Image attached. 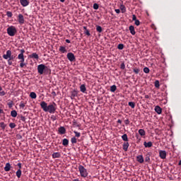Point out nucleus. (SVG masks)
<instances>
[{
    "label": "nucleus",
    "mask_w": 181,
    "mask_h": 181,
    "mask_svg": "<svg viewBox=\"0 0 181 181\" xmlns=\"http://www.w3.org/2000/svg\"><path fill=\"white\" fill-rule=\"evenodd\" d=\"M41 108L45 112H49V114H54L56 112V103H53L47 105V103L45 101H42L40 103Z\"/></svg>",
    "instance_id": "f257e3e1"
},
{
    "label": "nucleus",
    "mask_w": 181,
    "mask_h": 181,
    "mask_svg": "<svg viewBox=\"0 0 181 181\" xmlns=\"http://www.w3.org/2000/svg\"><path fill=\"white\" fill-rule=\"evenodd\" d=\"M37 70L38 74H47V71H49V68L46 65L41 64L37 66Z\"/></svg>",
    "instance_id": "f03ea898"
},
{
    "label": "nucleus",
    "mask_w": 181,
    "mask_h": 181,
    "mask_svg": "<svg viewBox=\"0 0 181 181\" xmlns=\"http://www.w3.org/2000/svg\"><path fill=\"white\" fill-rule=\"evenodd\" d=\"M18 30L15 26L11 25L7 28V33L8 36H15L16 35Z\"/></svg>",
    "instance_id": "7ed1b4c3"
},
{
    "label": "nucleus",
    "mask_w": 181,
    "mask_h": 181,
    "mask_svg": "<svg viewBox=\"0 0 181 181\" xmlns=\"http://www.w3.org/2000/svg\"><path fill=\"white\" fill-rule=\"evenodd\" d=\"M78 170L80 172V175L81 177H87V176H88V173H87V169H86L84 166L79 165Z\"/></svg>",
    "instance_id": "20e7f679"
},
{
    "label": "nucleus",
    "mask_w": 181,
    "mask_h": 181,
    "mask_svg": "<svg viewBox=\"0 0 181 181\" xmlns=\"http://www.w3.org/2000/svg\"><path fill=\"white\" fill-rule=\"evenodd\" d=\"M17 59L19 61V63H20V67L21 69H23V67H25V66H26V63H25V55H21V54H18V57H17Z\"/></svg>",
    "instance_id": "39448f33"
},
{
    "label": "nucleus",
    "mask_w": 181,
    "mask_h": 181,
    "mask_svg": "<svg viewBox=\"0 0 181 181\" xmlns=\"http://www.w3.org/2000/svg\"><path fill=\"white\" fill-rule=\"evenodd\" d=\"M66 57L69 62H74L76 61V56H74V54L73 52H69L66 55Z\"/></svg>",
    "instance_id": "423d86ee"
},
{
    "label": "nucleus",
    "mask_w": 181,
    "mask_h": 181,
    "mask_svg": "<svg viewBox=\"0 0 181 181\" xmlns=\"http://www.w3.org/2000/svg\"><path fill=\"white\" fill-rule=\"evenodd\" d=\"M18 21L20 25H23V23H25V18L23 17V14H18Z\"/></svg>",
    "instance_id": "0eeeda50"
},
{
    "label": "nucleus",
    "mask_w": 181,
    "mask_h": 181,
    "mask_svg": "<svg viewBox=\"0 0 181 181\" xmlns=\"http://www.w3.org/2000/svg\"><path fill=\"white\" fill-rule=\"evenodd\" d=\"M11 54H12V51L7 50L6 53L3 55V59L8 60L11 57Z\"/></svg>",
    "instance_id": "6e6552de"
},
{
    "label": "nucleus",
    "mask_w": 181,
    "mask_h": 181,
    "mask_svg": "<svg viewBox=\"0 0 181 181\" xmlns=\"http://www.w3.org/2000/svg\"><path fill=\"white\" fill-rule=\"evenodd\" d=\"M159 156L161 159H166V151L160 150Z\"/></svg>",
    "instance_id": "1a4fd4ad"
},
{
    "label": "nucleus",
    "mask_w": 181,
    "mask_h": 181,
    "mask_svg": "<svg viewBox=\"0 0 181 181\" xmlns=\"http://www.w3.org/2000/svg\"><path fill=\"white\" fill-rule=\"evenodd\" d=\"M20 4L22 6H28L29 5V1L28 0H20Z\"/></svg>",
    "instance_id": "9d476101"
},
{
    "label": "nucleus",
    "mask_w": 181,
    "mask_h": 181,
    "mask_svg": "<svg viewBox=\"0 0 181 181\" xmlns=\"http://www.w3.org/2000/svg\"><path fill=\"white\" fill-rule=\"evenodd\" d=\"M58 132H59L61 135H64V134H66V128H64V127H60L58 129Z\"/></svg>",
    "instance_id": "9b49d317"
},
{
    "label": "nucleus",
    "mask_w": 181,
    "mask_h": 181,
    "mask_svg": "<svg viewBox=\"0 0 181 181\" xmlns=\"http://www.w3.org/2000/svg\"><path fill=\"white\" fill-rule=\"evenodd\" d=\"M128 148H129V143L128 141H126L123 144V150L124 152H127L128 151Z\"/></svg>",
    "instance_id": "f8f14e48"
},
{
    "label": "nucleus",
    "mask_w": 181,
    "mask_h": 181,
    "mask_svg": "<svg viewBox=\"0 0 181 181\" xmlns=\"http://www.w3.org/2000/svg\"><path fill=\"white\" fill-rule=\"evenodd\" d=\"M136 160L139 163H144V156L142 155L137 156Z\"/></svg>",
    "instance_id": "ddd939ff"
},
{
    "label": "nucleus",
    "mask_w": 181,
    "mask_h": 181,
    "mask_svg": "<svg viewBox=\"0 0 181 181\" xmlns=\"http://www.w3.org/2000/svg\"><path fill=\"white\" fill-rule=\"evenodd\" d=\"M129 30L130 31L131 35H134L136 33L135 32V28L134 27V25H130L129 27Z\"/></svg>",
    "instance_id": "4468645a"
},
{
    "label": "nucleus",
    "mask_w": 181,
    "mask_h": 181,
    "mask_svg": "<svg viewBox=\"0 0 181 181\" xmlns=\"http://www.w3.org/2000/svg\"><path fill=\"white\" fill-rule=\"evenodd\" d=\"M30 59H36V60L39 59V55L37 53H33L32 54L29 55Z\"/></svg>",
    "instance_id": "2eb2a0df"
},
{
    "label": "nucleus",
    "mask_w": 181,
    "mask_h": 181,
    "mask_svg": "<svg viewBox=\"0 0 181 181\" xmlns=\"http://www.w3.org/2000/svg\"><path fill=\"white\" fill-rule=\"evenodd\" d=\"M5 172H9L11 170V163H6L4 167Z\"/></svg>",
    "instance_id": "dca6fc26"
},
{
    "label": "nucleus",
    "mask_w": 181,
    "mask_h": 181,
    "mask_svg": "<svg viewBox=\"0 0 181 181\" xmlns=\"http://www.w3.org/2000/svg\"><path fill=\"white\" fill-rule=\"evenodd\" d=\"M59 50L62 54L67 53V49H66V47H64V46L59 47Z\"/></svg>",
    "instance_id": "f3484780"
},
{
    "label": "nucleus",
    "mask_w": 181,
    "mask_h": 181,
    "mask_svg": "<svg viewBox=\"0 0 181 181\" xmlns=\"http://www.w3.org/2000/svg\"><path fill=\"white\" fill-rule=\"evenodd\" d=\"M77 94H78L77 90H72L71 93V100H74V97H76Z\"/></svg>",
    "instance_id": "a211bd4d"
},
{
    "label": "nucleus",
    "mask_w": 181,
    "mask_h": 181,
    "mask_svg": "<svg viewBox=\"0 0 181 181\" xmlns=\"http://www.w3.org/2000/svg\"><path fill=\"white\" fill-rule=\"evenodd\" d=\"M154 110H155L156 112H157V114H158V115L162 114V108H160V107L156 106Z\"/></svg>",
    "instance_id": "6ab92c4d"
},
{
    "label": "nucleus",
    "mask_w": 181,
    "mask_h": 181,
    "mask_svg": "<svg viewBox=\"0 0 181 181\" xmlns=\"http://www.w3.org/2000/svg\"><path fill=\"white\" fill-rule=\"evenodd\" d=\"M144 145L145 148H151L152 147L153 144L151 141H148V142L144 141Z\"/></svg>",
    "instance_id": "aec40b11"
},
{
    "label": "nucleus",
    "mask_w": 181,
    "mask_h": 181,
    "mask_svg": "<svg viewBox=\"0 0 181 181\" xmlns=\"http://www.w3.org/2000/svg\"><path fill=\"white\" fill-rule=\"evenodd\" d=\"M60 156H62V154H60L59 152H56V153H52L53 159H56V158H60Z\"/></svg>",
    "instance_id": "412c9836"
},
{
    "label": "nucleus",
    "mask_w": 181,
    "mask_h": 181,
    "mask_svg": "<svg viewBox=\"0 0 181 181\" xmlns=\"http://www.w3.org/2000/svg\"><path fill=\"white\" fill-rule=\"evenodd\" d=\"M80 90L81 91V93H86V91H87V88H86V85H84V84L81 85Z\"/></svg>",
    "instance_id": "4be33fe9"
},
{
    "label": "nucleus",
    "mask_w": 181,
    "mask_h": 181,
    "mask_svg": "<svg viewBox=\"0 0 181 181\" xmlns=\"http://www.w3.org/2000/svg\"><path fill=\"white\" fill-rule=\"evenodd\" d=\"M11 117H13V118H16V117H18V112H16V110H12L11 112Z\"/></svg>",
    "instance_id": "5701e85b"
},
{
    "label": "nucleus",
    "mask_w": 181,
    "mask_h": 181,
    "mask_svg": "<svg viewBox=\"0 0 181 181\" xmlns=\"http://www.w3.org/2000/svg\"><path fill=\"white\" fill-rule=\"evenodd\" d=\"M139 135H141V136H145V135H146V132H145V130L144 129H139Z\"/></svg>",
    "instance_id": "b1692460"
},
{
    "label": "nucleus",
    "mask_w": 181,
    "mask_h": 181,
    "mask_svg": "<svg viewBox=\"0 0 181 181\" xmlns=\"http://www.w3.org/2000/svg\"><path fill=\"white\" fill-rule=\"evenodd\" d=\"M62 145H63L64 146H68V145H69V139H64L62 140Z\"/></svg>",
    "instance_id": "393cba45"
},
{
    "label": "nucleus",
    "mask_w": 181,
    "mask_h": 181,
    "mask_svg": "<svg viewBox=\"0 0 181 181\" xmlns=\"http://www.w3.org/2000/svg\"><path fill=\"white\" fill-rule=\"evenodd\" d=\"M16 175L17 176V177L18 179H20L21 176H22V170L21 169H18L16 173Z\"/></svg>",
    "instance_id": "a878e982"
},
{
    "label": "nucleus",
    "mask_w": 181,
    "mask_h": 181,
    "mask_svg": "<svg viewBox=\"0 0 181 181\" xmlns=\"http://www.w3.org/2000/svg\"><path fill=\"white\" fill-rule=\"evenodd\" d=\"M122 141H124V142H128V135L127 134H124L122 136Z\"/></svg>",
    "instance_id": "bb28decb"
},
{
    "label": "nucleus",
    "mask_w": 181,
    "mask_h": 181,
    "mask_svg": "<svg viewBox=\"0 0 181 181\" xmlns=\"http://www.w3.org/2000/svg\"><path fill=\"white\" fill-rule=\"evenodd\" d=\"M110 91L111 93H115V91H117V86L113 85L110 86Z\"/></svg>",
    "instance_id": "cd10ccee"
},
{
    "label": "nucleus",
    "mask_w": 181,
    "mask_h": 181,
    "mask_svg": "<svg viewBox=\"0 0 181 181\" xmlns=\"http://www.w3.org/2000/svg\"><path fill=\"white\" fill-rule=\"evenodd\" d=\"M120 10L122 11V13H125V12L127 11V8H125V6L122 4L120 6Z\"/></svg>",
    "instance_id": "c85d7f7f"
},
{
    "label": "nucleus",
    "mask_w": 181,
    "mask_h": 181,
    "mask_svg": "<svg viewBox=\"0 0 181 181\" xmlns=\"http://www.w3.org/2000/svg\"><path fill=\"white\" fill-rule=\"evenodd\" d=\"M30 98L35 99V98H36V97H37V95H36V93L31 92L30 93Z\"/></svg>",
    "instance_id": "c756f323"
},
{
    "label": "nucleus",
    "mask_w": 181,
    "mask_h": 181,
    "mask_svg": "<svg viewBox=\"0 0 181 181\" xmlns=\"http://www.w3.org/2000/svg\"><path fill=\"white\" fill-rule=\"evenodd\" d=\"M96 30L99 33H101V32H103V28H101L100 25H96Z\"/></svg>",
    "instance_id": "7c9ffc66"
},
{
    "label": "nucleus",
    "mask_w": 181,
    "mask_h": 181,
    "mask_svg": "<svg viewBox=\"0 0 181 181\" xmlns=\"http://www.w3.org/2000/svg\"><path fill=\"white\" fill-rule=\"evenodd\" d=\"M83 28L85 29V35H86L87 36H90V31L88 30H87V27H83Z\"/></svg>",
    "instance_id": "2f4dec72"
},
{
    "label": "nucleus",
    "mask_w": 181,
    "mask_h": 181,
    "mask_svg": "<svg viewBox=\"0 0 181 181\" xmlns=\"http://www.w3.org/2000/svg\"><path fill=\"white\" fill-rule=\"evenodd\" d=\"M71 144H77V139L76 137H72L71 139Z\"/></svg>",
    "instance_id": "473e14b6"
},
{
    "label": "nucleus",
    "mask_w": 181,
    "mask_h": 181,
    "mask_svg": "<svg viewBox=\"0 0 181 181\" xmlns=\"http://www.w3.org/2000/svg\"><path fill=\"white\" fill-rule=\"evenodd\" d=\"M154 84L156 88H159V87H160V85L159 84V81H156Z\"/></svg>",
    "instance_id": "72a5a7b5"
},
{
    "label": "nucleus",
    "mask_w": 181,
    "mask_h": 181,
    "mask_svg": "<svg viewBox=\"0 0 181 181\" xmlns=\"http://www.w3.org/2000/svg\"><path fill=\"white\" fill-rule=\"evenodd\" d=\"M74 134H75V136L76 138H80V136H81V134H80V132H76V131L74 132Z\"/></svg>",
    "instance_id": "f704fd0d"
},
{
    "label": "nucleus",
    "mask_w": 181,
    "mask_h": 181,
    "mask_svg": "<svg viewBox=\"0 0 181 181\" xmlns=\"http://www.w3.org/2000/svg\"><path fill=\"white\" fill-rule=\"evenodd\" d=\"M129 105L131 108H135V103L134 102H129Z\"/></svg>",
    "instance_id": "c9c22d12"
},
{
    "label": "nucleus",
    "mask_w": 181,
    "mask_h": 181,
    "mask_svg": "<svg viewBox=\"0 0 181 181\" xmlns=\"http://www.w3.org/2000/svg\"><path fill=\"white\" fill-rule=\"evenodd\" d=\"M117 49H119V50H122L124 49V44H119Z\"/></svg>",
    "instance_id": "e433bc0d"
},
{
    "label": "nucleus",
    "mask_w": 181,
    "mask_h": 181,
    "mask_svg": "<svg viewBox=\"0 0 181 181\" xmlns=\"http://www.w3.org/2000/svg\"><path fill=\"white\" fill-rule=\"evenodd\" d=\"M9 127H10V128H11V129H13V128H15L16 127V124L13 122H11L9 124Z\"/></svg>",
    "instance_id": "4c0bfd02"
},
{
    "label": "nucleus",
    "mask_w": 181,
    "mask_h": 181,
    "mask_svg": "<svg viewBox=\"0 0 181 181\" xmlns=\"http://www.w3.org/2000/svg\"><path fill=\"white\" fill-rule=\"evenodd\" d=\"M0 127L2 129H5V128L6 127V124H5V123L4 122H0Z\"/></svg>",
    "instance_id": "58836bf2"
},
{
    "label": "nucleus",
    "mask_w": 181,
    "mask_h": 181,
    "mask_svg": "<svg viewBox=\"0 0 181 181\" xmlns=\"http://www.w3.org/2000/svg\"><path fill=\"white\" fill-rule=\"evenodd\" d=\"M20 108H22V110H23V108H25V103H23V101H21L20 105H19Z\"/></svg>",
    "instance_id": "ea45409f"
},
{
    "label": "nucleus",
    "mask_w": 181,
    "mask_h": 181,
    "mask_svg": "<svg viewBox=\"0 0 181 181\" xmlns=\"http://www.w3.org/2000/svg\"><path fill=\"white\" fill-rule=\"evenodd\" d=\"M143 71H144V73H146V74H148V73H149L150 71L149 68L148 67H144Z\"/></svg>",
    "instance_id": "a19ab883"
},
{
    "label": "nucleus",
    "mask_w": 181,
    "mask_h": 181,
    "mask_svg": "<svg viewBox=\"0 0 181 181\" xmlns=\"http://www.w3.org/2000/svg\"><path fill=\"white\" fill-rule=\"evenodd\" d=\"M133 71H134V73H135L136 74H139L140 70H139V69H138V68H134V69H133Z\"/></svg>",
    "instance_id": "79ce46f5"
},
{
    "label": "nucleus",
    "mask_w": 181,
    "mask_h": 181,
    "mask_svg": "<svg viewBox=\"0 0 181 181\" xmlns=\"http://www.w3.org/2000/svg\"><path fill=\"white\" fill-rule=\"evenodd\" d=\"M6 16H8V18H12V16H13L12 12L7 11L6 12Z\"/></svg>",
    "instance_id": "37998d69"
},
{
    "label": "nucleus",
    "mask_w": 181,
    "mask_h": 181,
    "mask_svg": "<svg viewBox=\"0 0 181 181\" xmlns=\"http://www.w3.org/2000/svg\"><path fill=\"white\" fill-rule=\"evenodd\" d=\"M13 105V102L12 100L8 103V106L9 108H12Z\"/></svg>",
    "instance_id": "c03bdc74"
},
{
    "label": "nucleus",
    "mask_w": 181,
    "mask_h": 181,
    "mask_svg": "<svg viewBox=\"0 0 181 181\" xmlns=\"http://www.w3.org/2000/svg\"><path fill=\"white\" fill-rule=\"evenodd\" d=\"M6 92L5 90H1L0 92V97H4V95H6Z\"/></svg>",
    "instance_id": "a18cd8bd"
},
{
    "label": "nucleus",
    "mask_w": 181,
    "mask_h": 181,
    "mask_svg": "<svg viewBox=\"0 0 181 181\" xmlns=\"http://www.w3.org/2000/svg\"><path fill=\"white\" fill-rule=\"evenodd\" d=\"M120 69L122 70H124L125 69V64L124 62H122L120 65Z\"/></svg>",
    "instance_id": "49530a36"
},
{
    "label": "nucleus",
    "mask_w": 181,
    "mask_h": 181,
    "mask_svg": "<svg viewBox=\"0 0 181 181\" xmlns=\"http://www.w3.org/2000/svg\"><path fill=\"white\" fill-rule=\"evenodd\" d=\"M98 8H99L98 4L97 3H95L93 4V9L97 10V9H98Z\"/></svg>",
    "instance_id": "de8ad7c7"
},
{
    "label": "nucleus",
    "mask_w": 181,
    "mask_h": 181,
    "mask_svg": "<svg viewBox=\"0 0 181 181\" xmlns=\"http://www.w3.org/2000/svg\"><path fill=\"white\" fill-rule=\"evenodd\" d=\"M50 119H52V121H56V119H57V117L54 115H52Z\"/></svg>",
    "instance_id": "09e8293b"
},
{
    "label": "nucleus",
    "mask_w": 181,
    "mask_h": 181,
    "mask_svg": "<svg viewBox=\"0 0 181 181\" xmlns=\"http://www.w3.org/2000/svg\"><path fill=\"white\" fill-rule=\"evenodd\" d=\"M149 160H151V158L149 157V156H146V157L145 158V162H149Z\"/></svg>",
    "instance_id": "8fccbe9b"
},
{
    "label": "nucleus",
    "mask_w": 181,
    "mask_h": 181,
    "mask_svg": "<svg viewBox=\"0 0 181 181\" xmlns=\"http://www.w3.org/2000/svg\"><path fill=\"white\" fill-rule=\"evenodd\" d=\"M134 23L136 26H139L141 23L139 22V20H136Z\"/></svg>",
    "instance_id": "3c124183"
},
{
    "label": "nucleus",
    "mask_w": 181,
    "mask_h": 181,
    "mask_svg": "<svg viewBox=\"0 0 181 181\" xmlns=\"http://www.w3.org/2000/svg\"><path fill=\"white\" fill-rule=\"evenodd\" d=\"M20 52H21V53L19 54L20 55H23V54H25V49H21V50H20Z\"/></svg>",
    "instance_id": "603ef678"
},
{
    "label": "nucleus",
    "mask_w": 181,
    "mask_h": 181,
    "mask_svg": "<svg viewBox=\"0 0 181 181\" xmlns=\"http://www.w3.org/2000/svg\"><path fill=\"white\" fill-rule=\"evenodd\" d=\"M8 66H12V60L11 59H8Z\"/></svg>",
    "instance_id": "864d4df0"
},
{
    "label": "nucleus",
    "mask_w": 181,
    "mask_h": 181,
    "mask_svg": "<svg viewBox=\"0 0 181 181\" xmlns=\"http://www.w3.org/2000/svg\"><path fill=\"white\" fill-rule=\"evenodd\" d=\"M124 123L126 125H129V119L124 120Z\"/></svg>",
    "instance_id": "5fc2aeb1"
},
{
    "label": "nucleus",
    "mask_w": 181,
    "mask_h": 181,
    "mask_svg": "<svg viewBox=\"0 0 181 181\" xmlns=\"http://www.w3.org/2000/svg\"><path fill=\"white\" fill-rule=\"evenodd\" d=\"M17 166H18V168H19L20 170L22 169V163H18L17 164Z\"/></svg>",
    "instance_id": "6e6d98bb"
},
{
    "label": "nucleus",
    "mask_w": 181,
    "mask_h": 181,
    "mask_svg": "<svg viewBox=\"0 0 181 181\" xmlns=\"http://www.w3.org/2000/svg\"><path fill=\"white\" fill-rule=\"evenodd\" d=\"M132 21H136V16L135 15L132 16Z\"/></svg>",
    "instance_id": "4d7b16f0"
},
{
    "label": "nucleus",
    "mask_w": 181,
    "mask_h": 181,
    "mask_svg": "<svg viewBox=\"0 0 181 181\" xmlns=\"http://www.w3.org/2000/svg\"><path fill=\"white\" fill-rule=\"evenodd\" d=\"M13 59H15L14 57H13L12 54H11V57L8 58V59L10 60H13Z\"/></svg>",
    "instance_id": "13d9d810"
},
{
    "label": "nucleus",
    "mask_w": 181,
    "mask_h": 181,
    "mask_svg": "<svg viewBox=\"0 0 181 181\" xmlns=\"http://www.w3.org/2000/svg\"><path fill=\"white\" fill-rule=\"evenodd\" d=\"M115 11L116 12V13H119L121 12V10L115 9Z\"/></svg>",
    "instance_id": "bf43d9fd"
},
{
    "label": "nucleus",
    "mask_w": 181,
    "mask_h": 181,
    "mask_svg": "<svg viewBox=\"0 0 181 181\" xmlns=\"http://www.w3.org/2000/svg\"><path fill=\"white\" fill-rule=\"evenodd\" d=\"M117 122H118V124H122V121H121V119H118Z\"/></svg>",
    "instance_id": "052dcab7"
},
{
    "label": "nucleus",
    "mask_w": 181,
    "mask_h": 181,
    "mask_svg": "<svg viewBox=\"0 0 181 181\" xmlns=\"http://www.w3.org/2000/svg\"><path fill=\"white\" fill-rule=\"evenodd\" d=\"M0 114H4V110L0 109Z\"/></svg>",
    "instance_id": "680f3d73"
},
{
    "label": "nucleus",
    "mask_w": 181,
    "mask_h": 181,
    "mask_svg": "<svg viewBox=\"0 0 181 181\" xmlns=\"http://www.w3.org/2000/svg\"><path fill=\"white\" fill-rule=\"evenodd\" d=\"M66 43H70V40H66Z\"/></svg>",
    "instance_id": "e2e57ef3"
},
{
    "label": "nucleus",
    "mask_w": 181,
    "mask_h": 181,
    "mask_svg": "<svg viewBox=\"0 0 181 181\" xmlns=\"http://www.w3.org/2000/svg\"><path fill=\"white\" fill-rule=\"evenodd\" d=\"M145 98H149V95H145Z\"/></svg>",
    "instance_id": "0e129e2a"
},
{
    "label": "nucleus",
    "mask_w": 181,
    "mask_h": 181,
    "mask_svg": "<svg viewBox=\"0 0 181 181\" xmlns=\"http://www.w3.org/2000/svg\"><path fill=\"white\" fill-rule=\"evenodd\" d=\"M1 91H3L1 86H0V93H1Z\"/></svg>",
    "instance_id": "69168bd1"
},
{
    "label": "nucleus",
    "mask_w": 181,
    "mask_h": 181,
    "mask_svg": "<svg viewBox=\"0 0 181 181\" xmlns=\"http://www.w3.org/2000/svg\"><path fill=\"white\" fill-rule=\"evenodd\" d=\"M178 165H181V160L179 161V163H178Z\"/></svg>",
    "instance_id": "338daca9"
},
{
    "label": "nucleus",
    "mask_w": 181,
    "mask_h": 181,
    "mask_svg": "<svg viewBox=\"0 0 181 181\" xmlns=\"http://www.w3.org/2000/svg\"><path fill=\"white\" fill-rule=\"evenodd\" d=\"M59 1H60V2L63 3V2H64L65 0H59Z\"/></svg>",
    "instance_id": "774afa93"
}]
</instances>
